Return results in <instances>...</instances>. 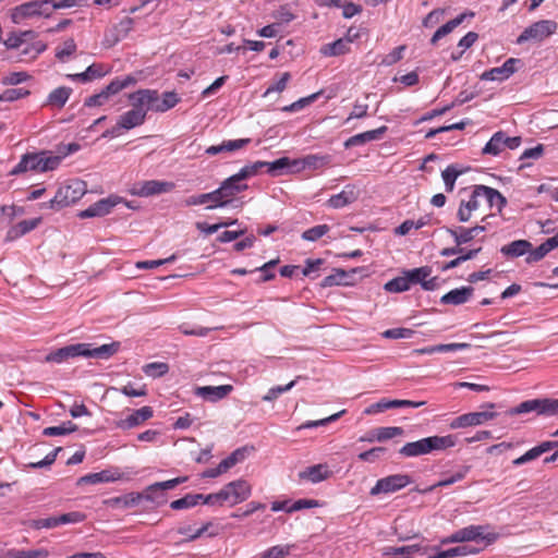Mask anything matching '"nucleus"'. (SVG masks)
<instances>
[{
  "mask_svg": "<svg viewBox=\"0 0 558 558\" xmlns=\"http://www.w3.org/2000/svg\"><path fill=\"white\" fill-rule=\"evenodd\" d=\"M470 471H471V465H460L457 469V471L453 472L450 476L444 477L440 481H438L437 483H435L424 489L415 488L414 490L417 493H421V494L432 493L438 487H446V486H449L457 482L462 481L463 478H465V476L469 474Z\"/></svg>",
  "mask_w": 558,
  "mask_h": 558,
  "instance_id": "obj_27",
  "label": "nucleus"
},
{
  "mask_svg": "<svg viewBox=\"0 0 558 558\" xmlns=\"http://www.w3.org/2000/svg\"><path fill=\"white\" fill-rule=\"evenodd\" d=\"M360 196V191L353 184H348L344 189L327 201V205L331 208L339 209L354 203Z\"/></svg>",
  "mask_w": 558,
  "mask_h": 558,
  "instance_id": "obj_19",
  "label": "nucleus"
},
{
  "mask_svg": "<svg viewBox=\"0 0 558 558\" xmlns=\"http://www.w3.org/2000/svg\"><path fill=\"white\" fill-rule=\"evenodd\" d=\"M412 483V478L408 474L399 473L388 475L378 480L374 487L371 488L369 494L372 496H377L379 494H391L396 493L409 484Z\"/></svg>",
  "mask_w": 558,
  "mask_h": 558,
  "instance_id": "obj_10",
  "label": "nucleus"
},
{
  "mask_svg": "<svg viewBox=\"0 0 558 558\" xmlns=\"http://www.w3.org/2000/svg\"><path fill=\"white\" fill-rule=\"evenodd\" d=\"M482 193L477 190V185L472 186L468 198H461L457 211V218L460 222H468L472 218L473 211L477 210L482 203Z\"/></svg>",
  "mask_w": 558,
  "mask_h": 558,
  "instance_id": "obj_14",
  "label": "nucleus"
},
{
  "mask_svg": "<svg viewBox=\"0 0 558 558\" xmlns=\"http://www.w3.org/2000/svg\"><path fill=\"white\" fill-rule=\"evenodd\" d=\"M233 387L231 385L203 386L195 389V395L209 402H217L226 398Z\"/></svg>",
  "mask_w": 558,
  "mask_h": 558,
  "instance_id": "obj_24",
  "label": "nucleus"
},
{
  "mask_svg": "<svg viewBox=\"0 0 558 558\" xmlns=\"http://www.w3.org/2000/svg\"><path fill=\"white\" fill-rule=\"evenodd\" d=\"M290 165L291 160L288 157H282L271 162L266 161L265 169L271 175H279L283 170L289 171Z\"/></svg>",
  "mask_w": 558,
  "mask_h": 558,
  "instance_id": "obj_52",
  "label": "nucleus"
},
{
  "mask_svg": "<svg viewBox=\"0 0 558 558\" xmlns=\"http://www.w3.org/2000/svg\"><path fill=\"white\" fill-rule=\"evenodd\" d=\"M154 415V411L150 407H143L138 410H134L130 415L125 418L119 421L117 426L121 429H131L136 426H140L145 421L151 418Z\"/></svg>",
  "mask_w": 558,
  "mask_h": 558,
  "instance_id": "obj_22",
  "label": "nucleus"
},
{
  "mask_svg": "<svg viewBox=\"0 0 558 558\" xmlns=\"http://www.w3.org/2000/svg\"><path fill=\"white\" fill-rule=\"evenodd\" d=\"M349 51V45L348 41L343 38H339L335 40L333 43L324 45L320 49V52L324 56L333 57V56H341Z\"/></svg>",
  "mask_w": 558,
  "mask_h": 558,
  "instance_id": "obj_41",
  "label": "nucleus"
},
{
  "mask_svg": "<svg viewBox=\"0 0 558 558\" xmlns=\"http://www.w3.org/2000/svg\"><path fill=\"white\" fill-rule=\"evenodd\" d=\"M174 189V183L168 181L148 180L138 183L133 187L132 194L140 197H148L151 195L170 192Z\"/></svg>",
  "mask_w": 558,
  "mask_h": 558,
  "instance_id": "obj_17",
  "label": "nucleus"
},
{
  "mask_svg": "<svg viewBox=\"0 0 558 558\" xmlns=\"http://www.w3.org/2000/svg\"><path fill=\"white\" fill-rule=\"evenodd\" d=\"M279 263V259H271L267 263H265L264 265H262L260 267H257L255 268L253 271H258L260 272V277L256 280L257 282H266V281H270L275 278V272H274V268L277 266V264Z\"/></svg>",
  "mask_w": 558,
  "mask_h": 558,
  "instance_id": "obj_53",
  "label": "nucleus"
},
{
  "mask_svg": "<svg viewBox=\"0 0 558 558\" xmlns=\"http://www.w3.org/2000/svg\"><path fill=\"white\" fill-rule=\"evenodd\" d=\"M505 149V132H496L483 148V154L497 156Z\"/></svg>",
  "mask_w": 558,
  "mask_h": 558,
  "instance_id": "obj_38",
  "label": "nucleus"
},
{
  "mask_svg": "<svg viewBox=\"0 0 558 558\" xmlns=\"http://www.w3.org/2000/svg\"><path fill=\"white\" fill-rule=\"evenodd\" d=\"M377 441H386L388 439H392L397 436L403 435L404 430L399 426H385L375 428Z\"/></svg>",
  "mask_w": 558,
  "mask_h": 558,
  "instance_id": "obj_51",
  "label": "nucleus"
},
{
  "mask_svg": "<svg viewBox=\"0 0 558 558\" xmlns=\"http://www.w3.org/2000/svg\"><path fill=\"white\" fill-rule=\"evenodd\" d=\"M138 95L144 96V99L147 100L151 98L149 102H146L147 109L155 112H166L180 102V97L175 92H165L160 98L156 89H138Z\"/></svg>",
  "mask_w": 558,
  "mask_h": 558,
  "instance_id": "obj_7",
  "label": "nucleus"
},
{
  "mask_svg": "<svg viewBox=\"0 0 558 558\" xmlns=\"http://www.w3.org/2000/svg\"><path fill=\"white\" fill-rule=\"evenodd\" d=\"M72 94V88L66 86H60L49 93L44 106H50L58 109L64 107Z\"/></svg>",
  "mask_w": 558,
  "mask_h": 558,
  "instance_id": "obj_37",
  "label": "nucleus"
},
{
  "mask_svg": "<svg viewBox=\"0 0 558 558\" xmlns=\"http://www.w3.org/2000/svg\"><path fill=\"white\" fill-rule=\"evenodd\" d=\"M544 454L541 444L527 450L521 457L514 459L512 464L515 466L523 465L530 461H533Z\"/></svg>",
  "mask_w": 558,
  "mask_h": 558,
  "instance_id": "obj_61",
  "label": "nucleus"
},
{
  "mask_svg": "<svg viewBox=\"0 0 558 558\" xmlns=\"http://www.w3.org/2000/svg\"><path fill=\"white\" fill-rule=\"evenodd\" d=\"M496 417L495 412H470L454 417L449 426L451 429L465 428L470 426L482 425L485 422L493 420Z\"/></svg>",
  "mask_w": 558,
  "mask_h": 558,
  "instance_id": "obj_15",
  "label": "nucleus"
},
{
  "mask_svg": "<svg viewBox=\"0 0 558 558\" xmlns=\"http://www.w3.org/2000/svg\"><path fill=\"white\" fill-rule=\"evenodd\" d=\"M136 83V78L133 75H126L123 78L117 77L112 80L105 88L104 90L109 96V98L122 89L134 85Z\"/></svg>",
  "mask_w": 558,
  "mask_h": 558,
  "instance_id": "obj_39",
  "label": "nucleus"
},
{
  "mask_svg": "<svg viewBox=\"0 0 558 558\" xmlns=\"http://www.w3.org/2000/svg\"><path fill=\"white\" fill-rule=\"evenodd\" d=\"M290 545H276L265 550L260 558H286L291 551Z\"/></svg>",
  "mask_w": 558,
  "mask_h": 558,
  "instance_id": "obj_63",
  "label": "nucleus"
},
{
  "mask_svg": "<svg viewBox=\"0 0 558 558\" xmlns=\"http://www.w3.org/2000/svg\"><path fill=\"white\" fill-rule=\"evenodd\" d=\"M76 48H77V46H76L74 39L68 38L66 40L63 41V44L61 46H59L56 49V58L58 60L64 62L66 60V58L74 54V52L76 51Z\"/></svg>",
  "mask_w": 558,
  "mask_h": 558,
  "instance_id": "obj_55",
  "label": "nucleus"
},
{
  "mask_svg": "<svg viewBox=\"0 0 558 558\" xmlns=\"http://www.w3.org/2000/svg\"><path fill=\"white\" fill-rule=\"evenodd\" d=\"M446 232L449 233L454 243L456 246L452 247H445L440 251V256L442 257H449L457 255L458 253H463L464 247L462 245L470 243L475 236L473 234V231L470 228L464 227H457V228H445Z\"/></svg>",
  "mask_w": 558,
  "mask_h": 558,
  "instance_id": "obj_11",
  "label": "nucleus"
},
{
  "mask_svg": "<svg viewBox=\"0 0 558 558\" xmlns=\"http://www.w3.org/2000/svg\"><path fill=\"white\" fill-rule=\"evenodd\" d=\"M86 193V184L81 180H73L68 184L61 185L54 197L47 203H43L41 208L59 209L80 201Z\"/></svg>",
  "mask_w": 558,
  "mask_h": 558,
  "instance_id": "obj_4",
  "label": "nucleus"
},
{
  "mask_svg": "<svg viewBox=\"0 0 558 558\" xmlns=\"http://www.w3.org/2000/svg\"><path fill=\"white\" fill-rule=\"evenodd\" d=\"M122 202V198L116 195H110L109 197L101 198L98 202L90 205L88 208L78 213V217L82 219L93 218V217H104L112 210V208Z\"/></svg>",
  "mask_w": 558,
  "mask_h": 558,
  "instance_id": "obj_16",
  "label": "nucleus"
},
{
  "mask_svg": "<svg viewBox=\"0 0 558 558\" xmlns=\"http://www.w3.org/2000/svg\"><path fill=\"white\" fill-rule=\"evenodd\" d=\"M141 501V495L140 493H131L124 496L120 497H113L108 500H106V504L109 506H119L122 505L125 508L133 507L137 505Z\"/></svg>",
  "mask_w": 558,
  "mask_h": 558,
  "instance_id": "obj_49",
  "label": "nucleus"
},
{
  "mask_svg": "<svg viewBox=\"0 0 558 558\" xmlns=\"http://www.w3.org/2000/svg\"><path fill=\"white\" fill-rule=\"evenodd\" d=\"M410 279L408 275L403 272V276L396 277L385 283L384 289L389 293H400L410 289Z\"/></svg>",
  "mask_w": 558,
  "mask_h": 558,
  "instance_id": "obj_42",
  "label": "nucleus"
},
{
  "mask_svg": "<svg viewBox=\"0 0 558 558\" xmlns=\"http://www.w3.org/2000/svg\"><path fill=\"white\" fill-rule=\"evenodd\" d=\"M330 230V227L327 226V225H318V226H315V227H312L307 230H305L301 238L304 240V241H310V242H315L317 240H319L320 238H323L325 234H327Z\"/></svg>",
  "mask_w": 558,
  "mask_h": 558,
  "instance_id": "obj_54",
  "label": "nucleus"
},
{
  "mask_svg": "<svg viewBox=\"0 0 558 558\" xmlns=\"http://www.w3.org/2000/svg\"><path fill=\"white\" fill-rule=\"evenodd\" d=\"M41 222V218H33L27 220H22L16 225L11 226L5 234V242H13L21 236L32 232L35 230Z\"/></svg>",
  "mask_w": 558,
  "mask_h": 558,
  "instance_id": "obj_23",
  "label": "nucleus"
},
{
  "mask_svg": "<svg viewBox=\"0 0 558 558\" xmlns=\"http://www.w3.org/2000/svg\"><path fill=\"white\" fill-rule=\"evenodd\" d=\"M119 342H111L99 347H94L92 343H75L50 352L46 355L45 360L46 362L58 364L77 356L108 360L119 351Z\"/></svg>",
  "mask_w": 558,
  "mask_h": 558,
  "instance_id": "obj_1",
  "label": "nucleus"
},
{
  "mask_svg": "<svg viewBox=\"0 0 558 558\" xmlns=\"http://www.w3.org/2000/svg\"><path fill=\"white\" fill-rule=\"evenodd\" d=\"M202 494H186L184 497L173 500L170 504L171 509L182 510L197 506L201 502Z\"/></svg>",
  "mask_w": 558,
  "mask_h": 558,
  "instance_id": "obj_44",
  "label": "nucleus"
},
{
  "mask_svg": "<svg viewBox=\"0 0 558 558\" xmlns=\"http://www.w3.org/2000/svg\"><path fill=\"white\" fill-rule=\"evenodd\" d=\"M429 550L435 551L434 554L428 555L427 558H453L458 556H468L474 555L480 551L478 548H475L470 545L457 546L453 548H449L446 550H440L437 547H432Z\"/></svg>",
  "mask_w": 558,
  "mask_h": 558,
  "instance_id": "obj_31",
  "label": "nucleus"
},
{
  "mask_svg": "<svg viewBox=\"0 0 558 558\" xmlns=\"http://www.w3.org/2000/svg\"><path fill=\"white\" fill-rule=\"evenodd\" d=\"M251 143V138H239V140H229L223 141L219 145H211L206 148L205 153L209 156H215L220 153H232L238 149H241Z\"/></svg>",
  "mask_w": 558,
  "mask_h": 558,
  "instance_id": "obj_30",
  "label": "nucleus"
},
{
  "mask_svg": "<svg viewBox=\"0 0 558 558\" xmlns=\"http://www.w3.org/2000/svg\"><path fill=\"white\" fill-rule=\"evenodd\" d=\"M122 477V474L118 469H107L97 473L86 474L77 480V485L83 484H99V483H111L117 482Z\"/></svg>",
  "mask_w": 558,
  "mask_h": 558,
  "instance_id": "obj_21",
  "label": "nucleus"
},
{
  "mask_svg": "<svg viewBox=\"0 0 558 558\" xmlns=\"http://www.w3.org/2000/svg\"><path fill=\"white\" fill-rule=\"evenodd\" d=\"M35 16L50 17L51 10L47 5L44 7L41 0H34L15 7L11 13V20L14 24H20L24 20Z\"/></svg>",
  "mask_w": 558,
  "mask_h": 558,
  "instance_id": "obj_8",
  "label": "nucleus"
},
{
  "mask_svg": "<svg viewBox=\"0 0 558 558\" xmlns=\"http://www.w3.org/2000/svg\"><path fill=\"white\" fill-rule=\"evenodd\" d=\"M486 525H469L452 533L441 541L442 544L465 543V542H485L490 545L498 538L497 533H486Z\"/></svg>",
  "mask_w": 558,
  "mask_h": 558,
  "instance_id": "obj_5",
  "label": "nucleus"
},
{
  "mask_svg": "<svg viewBox=\"0 0 558 558\" xmlns=\"http://www.w3.org/2000/svg\"><path fill=\"white\" fill-rule=\"evenodd\" d=\"M404 274L408 275V278L410 279V284L418 283L422 287L425 279H427L430 276L432 268L428 266H423L411 270H407L404 271Z\"/></svg>",
  "mask_w": 558,
  "mask_h": 558,
  "instance_id": "obj_46",
  "label": "nucleus"
},
{
  "mask_svg": "<svg viewBox=\"0 0 558 558\" xmlns=\"http://www.w3.org/2000/svg\"><path fill=\"white\" fill-rule=\"evenodd\" d=\"M49 551L45 548L24 550V549H9L2 558H47Z\"/></svg>",
  "mask_w": 558,
  "mask_h": 558,
  "instance_id": "obj_40",
  "label": "nucleus"
},
{
  "mask_svg": "<svg viewBox=\"0 0 558 558\" xmlns=\"http://www.w3.org/2000/svg\"><path fill=\"white\" fill-rule=\"evenodd\" d=\"M331 160L329 155H306L303 157V165L306 169H319L327 166Z\"/></svg>",
  "mask_w": 558,
  "mask_h": 558,
  "instance_id": "obj_48",
  "label": "nucleus"
},
{
  "mask_svg": "<svg viewBox=\"0 0 558 558\" xmlns=\"http://www.w3.org/2000/svg\"><path fill=\"white\" fill-rule=\"evenodd\" d=\"M532 243L527 240H515L501 246L500 253L509 258H517L523 255L527 256V252L531 251Z\"/></svg>",
  "mask_w": 558,
  "mask_h": 558,
  "instance_id": "obj_34",
  "label": "nucleus"
},
{
  "mask_svg": "<svg viewBox=\"0 0 558 558\" xmlns=\"http://www.w3.org/2000/svg\"><path fill=\"white\" fill-rule=\"evenodd\" d=\"M44 7L47 5L50 8L51 12L53 10H61L74 7H83L87 4L88 0H41Z\"/></svg>",
  "mask_w": 558,
  "mask_h": 558,
  "instance_id": "obj_47",
  "label": "nucleus"
},
{
  "mask_svg": "<svg viewBox=\"0 0 558 558\" xmlns=\"http://www.w3.org/2000/svg\"><path fill=\"white\" fill-rule=\"evenodd\" d=\"M466 16H471L472 17V16H474V13L473 12L461 13L457 17L450 20L449 22H447L446 24L440 26L434 33L433 37L430 38V44L435 45L439 39H441L442 37L447 36L448 34H450L454 28H457L459 25H461L463 23V21L465 20Z\"/></svg>",
  "mask_w": 558,
  "mask_h": 558,
  "instance_id": "obj_36",
  "label": "nucleus"
},
{
  "mask_svg": "<svg viewBox=\"0 0 558 558\" xmlns=\"http://www.w3.org/2000/svg\"><path fill=\"white\" fill-rule=\"evenodd\" d=\"M428 551V547H422L417 544L400 547L386 546L383 548V556L385 558H412L414 554L426 555Z\"/></svg>",
  "mask_w": 558,
  "mask_h": 558,
  "instance_id": "obj_20",
  "label": "nucleus"
},
{
  "mask_svg": "<svg viewBox=\"0 0 558 558\" xmlns=\"http://www.w3.org/2000/svg\"><path fill=\"white\" fill-rule=\"evenodd\" d=\"M186 481L187 476H181L165 482L154 483L153 487L158 488L161 501H166L165 490L172 489Z\"/></svg>",
  "mask_w": 558,
  "mask_h": 558,
  "instance_id": "obj_56",
  "label": "nucleus"
},
{
  "mask_svg": "<svg viewBox=\"0 0 558 558\" xmlns=\"http://www.w3.org/2000/svg\"><path fill=\"white\" fill-rule=\"evenodd\" d=\"M473 292L474 288L471 286L457 288L444 294L440 302L442 304L462 305L472 298Z\"/></svg>",
  "mask_w": 558,
  "mask_h": 558,
  "instance_id": "obj_29",
  "label": "nucleus"
},
{
  "mask_svg": "<svg viewBox=\"0 0 558 558\" xmlns=\"http://www.w3.org/2000/svg\"><path fill=\"white\" fill-rule=\"evenodd\" d=\"M457 437L454 435L429 436L416 441L407 442L399 449V454L404 458H416L436 451H445L454 447Z\"/></svg>",
  "mask_w": 558,
  "mask_h": 558,
  "instance_id": "obj_2",
  "label": "nucleus"
},
{
  "mask_svg": "<svg viewBox=\"0 0 558 558\" xmlns=\"http://www.w3.org/2000/svg\"><path fill=\"white\" fill-rule=\"evenodd\" d=\"M296 384V379L290 381L287 385L283 386H275L271 387L265 396H263V401L265 402H272L275 401L280 395L290 391Z\"/></svg>",
  "mask_w": 558,
  "mask_h": 558,
  "instance_id": "obj_59",
  "label": "nucleus"
},
{
  "mask_svg": "<svg viewBox=\"0 0 558 558\" xmlns=\"http://www.w3.org/2000/svg\"><path fill=\"white\" fill-rule=\"evenodd\" d=\"M355 269L351 271H345L340 268L333 269V272L329 276H326L320 286L323 288H329L335 286H349L351 284V279L353 277V274H355Z\"/></svg>",
  "mask_w": 558,
  "mask_h": 558,
  "instance_id": "obj_33",
  "label": "nucleus"
},
{
  "mask_svg": "<svg viewBox=\"0 0 558 558\" xmlns=\"http://www.w3.org/2000/svg\"><path fill=\"white\" fill-rule=\"evenodd\" d=\"M226 504L234 506L246 500L251 495V487L244 480L228 483L221 488Z\"/></svg>",
  "mask_w": 558,
  "mask_h": 558,
  "instance_id": "obj_12",
  "label": "nucleus"
},
{
  "mask_svg": "<svg viewBox=\"0 0 558 558\" xmlns=\"http://www.w3.org/2000/svg\"><path fill=\"white\" fill-rule=\"evenodd\" d=\"M104 75H105V73L102 72L101 66L92 64L84 72L76 73V74H70V75H68V77L73 81L88 82L94 78L102 77Z\"/></svg>",
  "mask_w": 558,
  "mask_h": 558,
  "instance_id": "obj_43",
  "label": "nucleus"
},
{
  "mask_svg": "<svg viewBox=\"0 0 558 558\" xmlns=\"http://www.w3.org/2000/svg\"><path fill=\"white\" fill-rule=\"evenodd\" d=\"M557 29V23L551 20H541L526 27L517 38V44L521 45L529 40L542 41L553 35Z\"/></svg>",
  "mask_w": 558,
  "mask_h": 558,
  "instance_id": "obj_9",
  "label": "nucleus"
},
{
  "mask_svg": "<svg viewBox=\"0 0 558 558\" xmlns=\"http://www.w3.org/2000/svg\"><path fill=\"white\" fill-rule=\"evenodd\" d=\"M425 401H411V400H388L381 399L376 403L371 404L364 411L365 414H377L393 408H420L424 405Z\"/></svg>",
  "mask_w": 558,
  "mask_h": 558,
  "instance_id": "obj_18",
  "label": "nucleus"
},
{
  "mask_svg": "<svg viewBox=\"0 0 558 558\" xmlns=\"http://www.w3.org/2000/svg\"><path fill=\"white\" fill-rule=\"evenodd\" d=\"M477 190L481 191L482 198L489 208L496 207L498 213H501L502 208L507 205V199L499 191L482 184H477Z\"/></svg>",
  "mask_w": 558,
  "mask_h": 558,
  "instance_id": "obj_28",
  "label": "nucleus"
},
{
  "mask_svg": "<svg viewBox=\"0 0 558 558\" xmlns=\"http://www.w3.org/2000/svg\"><path fill=\"white\" fill-rule=\"evenodd\" d=\"M143 372L148 377L158 378L169 372V365L163 362H153L144 365Z\"/></svg>",
  "mask_w": 558,
  "mask_h": 558,
  "instance_id": "obj_50",
  "label": "nucleus"
},
{
  "mask_svg": "<svg viewBox=\"0 0 558 558\" xmlns=\"http://www.w3.org/2000/svg\"><path fill=\"white\" fill-rule=\"evenodd\" d=\"M210 525H211V523L208 522L197 530H193L192 526H190V525L180 526L178 529V533L181 535H185L187 542H192V541H195V539L199 538L201 536H203L207 532V530Z\"/></svg>",
  "mask_w": 558,
  "mask_h": 558,
  "instance_id": "obj_58",
  "label": "nucleus"
},
{
  "mask_svg": "<svg viewBox=\"0 0 558 558\" xmlns=\"http://www.w3.org/2000/svg\"><path fill=\"white\" fill-rule=\"evenodd\" d=\"M210 195L213 197V201L211 204L206 207L207 209L227 207L231 203L227 195H225L221 186L210 192Z\"/></svg>",
  "mask_w": 558,
  "mask_h": 558,
  "instance_id": "obj_64",
  "label": "nucleus"
},
{
  "mask_svg": "<svg viewBox=\"0 0 558 558\" xmlns=\"http://www.w3.org/2000/svg\"><path fill=\"white\" fill-rule=\"evenodd\" d=\"M266 166V161H255L251 165H246L240 169L236 173L242 181L256 175Z\"/></svg>",
  "mask_w": 558,
  "mask_h": 558,
  "instance_id": "obj_62",
  "label": "nucleus"
},
{
  "mask_svg": "<svg viewBox=\"0 0 558 558\" xmlns=\"http://www.w3.org/2000/svg\"><path fill=\"white\" fill-rule=\"evenodd\" d=\"M462 170L458 169L457 165H450L441 172V177L447 192L453 191L456 180L460 174H462Z\"/></svg>",
  "mask_w": 558,
  "mask_h": 558,
  "instance_id": "obj_45",
  "label": "nucleus"
},
{
  "mask_svg": "<svg viewBox=\"0 0 558 558\" xmlns=\"http://www.w3.org/2000/svg\"><path fill=\"white\" fill-rule=\"evenodd\" d=\"M47 49V44L41 40L24 44L14 57L19 62H29L38 58Z\"/></svg>",
  "mask_w": 558,
  "mask_h": 558,
  "instance_id": "obj_26",
  "label": "nucleus"
},
{
  "mask_svg": "<svg viewBox=\"0 0 558 558\" xmlns=\"http://www.w3.org/2000/svg\"><path fill=\"white\" fill-rule=\"evenodd\" d=\"M31 94L28 89L25 88H9L0 94L1 102H12L19 100L21 98H25Z\"/></svg>",
  "mask_w": 558,
  "mask_h": 558,
  "instance_id": "obj_57",
  "label": "nucleus"
},
{
  "mask_svg": "<svg viewBox=\"0 0 558 558\" xmlns=\"http://www.w3.org/2000/svg\"><path fill=\"white\" fill-rule=\"evenodd\" d=\"M62 161V156H54L49 150H41L39 153H31V171L47 172L52 171L59 167Z\"/></svg>",
  "mask_w": 558,
  "mask_h": 558,
  "instance_id": "obj_13",
  "label": "nucleus"
},
{
  "mask_svg": "<svg viewBox=\"0 0 558 558\" xmlns=\"http://www.w3.org/2000/svg\"><path fill=\"white\" fill-rule=\"evenodd\" d=\"M31 78V75L25 71L11 72L2 77L1 83L4 86H15L22 84Z\"/></svg>",
  "mask_w": 558,
  "mask_h": 558,
  "instance_id": "obj_60",
  "label": "nucleus"
},
{
  "mask_svg": "<svg viewBox=\"0 0 558 558\" xmlns=\"http://www.w3.org/2000/svg\"><path fill=\"white\" fill-rule=\"evenodd\" d=\"M220 186L230 202L234 196L248 189V185L236 173L223 180Z\"/></svg>",
  "mask_w": 558,
  "mask_h": 558,
  "instance_id": "obj_35",
  "label": "nucleus"
},
{
  "mask_svg": "<svg viewBox=\"0 0 558 558\" xmlns=\"http://www.w3.org/2000/svg\"><path fill=\"white\" fill-rule=\"evenodd\" d=\"M535 413L537 416L553 417L558 416V399L555 398H536L525 400L518 405L506 411L507 416H515L520 414Z\"/></svg>",
  "mask_w": 558,
  "mask_h": 558,
  "instance_id": "obj_3",
  "label": "nucleus"
},
{
  "mask_svg": "<svg viewBox=\"0 0 558 558\" xmlns=\"http://www.w3.org/2000/svg\"><path fill=\"white\" fill-rule=\"evenodd\" d=\"M386 131H387V126L384 125V126H380L375 130L355 134L345 141L344 146L347 148H349V147H353V146L363 145L367 142L377 141V140L381 138V136L386 133Z\"/></svg>",
  "mask_w": 558,
  "mask_h": 558,
  "instance_id": "obj_32",
  "label": "nucleus"
},
{
  "mask_svg": "<svg viewBox=\"0 0 558 558\" xmlns=\"http://www.w3.org/2000/svg\"><path fill=\"white\" fill-rule=\"evenodd\" d=\"M129 100L131 101L132 109L119 117L121 125L125 130L134 129L145 122L146 114L149 111L146 102H149L150 99H144V96L138 95V90H136L129 95Z\"/></svg>",
  "mask_w": 558,
  "mask_h": 558,
  "instance_id": "obj_6",
  "label": "nucleus"
},
{
  "mask_svg": "<svg viewBox=\"0 0 558 558\" xmlns=\"http://www.w3.org/2000/svg\"><path fill=\"white\" fill-rule=\"evenodd\" d=\"M332 475L327 463L311 465L299 473V477L313 484L320 483Z\"/></svg>",
  "mask_w": 558,
  "mask_h": 558,
  "instance_id": "obj_25",
  "label": "nucleus"
}]
</instances>
